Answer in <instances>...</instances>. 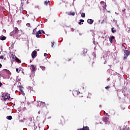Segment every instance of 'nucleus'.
Instances as JSON below:
<instances>
[{
  "mask_svg": "<svg viewBox=\"0 0 130 130\" xmlns=\"http://www.w3.org/2000/svg\"><path fill=\"white\" fill-rule=\"evenodd\" d=\"M18 33H19V28L15 27L13 31L10 33V36L13 37L14 35H18Z\"/></svg>",
  "mask_w": 130,
  "mask_h": 130,
  "instance_id": "1",
  "label": "nucleus"
},
{
  "mask_svg": "<svg viewBox=\"0 0 130 130\" xmlns=\"http://www.w3.org/2000/svg\"><path fill=\"white\" fill-rule=\"evenodd\" d=\"M124 56L123 57V59H126V58H127V57L128 56V55H129L130 54V51H128V50H125L124 51Z\"/></svg>",
  "mask_w": 130,
  "mask_h": 130,
  "instance_id": "2",
  "label": "nucleus"
},
{
  "mask_svg": "<svg viewBox=\"0 0 130 130\" xmlns=\"http://www.w3.org/2000/svg\"><path fill=\"white\" fill-rule=\"evenodd\" d=\"M41 34H42V32H41V30L40 29L38 31L36 32V36L37 38H40L41 37Z\"/></svg>",
  "mask_w": 130,
  "mask_h": 130,
  "instance_id": "3",
  "label": "nucleus"
},
{
  "mask_svg": "<svg viewBox=\"0 0 130 130\" xmlns=\"http://www.w3.org/2000/svg\"><path fill=\"white\" fill-rule=\"evenodd\" d=\"M101 5L103 8L104 11H106V3L103 1L101 2Z\"/></svg>",
  "mask_w": 130,
  "mask_h": 130,
  "instance_id": "4",
  "label": "nucleus"
},
{
  "mask_svg": "<svg viewBox=\"0 0 130 130\" xmlns=\"http://www.w3.org/2000/svg\"><path fill=\"white\" fill-rule=\"evenodd\" d=\"M11 98V96H10V94L9 93L7 92L4 95V100H9V99Z\"/></svg>",
  "mask_w": 130,
  "mask_h": 130,
  "instance_id": "5",
  "label": "nucleus"
},
{
  "mask_svg": "<svg viewBox=\"0 0 130 130\" xmlns=\"http://www.w3.org/2000/svg\"><path fill=\"white\" fill-rule=\"evenodd\" d=\"M36 66L33 65V64H31L30 66V70H31V72H35V71H36Z\"/></svg>",
  "mask_w": 130,
  "mask_h": 130,
  "instance_id": "6",
  "label": "nucleus"
},
{
  "mask_svg": "<svg viewBox=\"0 0 130 130\" xmlns=\"http://www.w3.org/2000/svg\"><path fill=\"white\" fill-rule=\"evenodd\" d=\"M36 54H37V52H36V51H34L32 53H31V57L32 58H35V56H36Z\"/></svg>",
  "mask_w": 130,
  "mask_h": 130,
  "instance_id": "7",
  "label": "nucleus"
},
{
  "mask_svg": "<svg viewBox=\"0 0 130 130\" xmlns=\"http://www.w3.org/2000/svg\"><path fill=\"white\" fill-rule=\"evenodd\" d=\"M12 57L11 58V61H15L16 60V56H14V54H11Z\"/></svg>",
  "mask_w": 130,
  "mask_h": 130,
  "instance_id": "8",
  "label": "nucleus"
},
{
  "mask_svg": "<svg viewBox=\"0 0 130 130\" xmlns=\"http://www.w3.org/2000/svg\"><path fill=\"white\" fill-rule=\"evenodd\" d=\"M73 94V95H79V94H81V92L78 90H74Z\"/></svg>",
  "mask_w": 130,
  "mask_h": 130,
  "instance_id": "9",
  "label": "nucleus"
},
{
  "mask_svg": "<svg viewBox=\"0 0 130 130\" xmlns=\"http://www.w3.org/2000/svg\"><path fill=\"white\" fill-rule=\"evenodd\" d=\"M87 23H88V24H93V23H94V20L91 19H88L87 20Z\"/></svg>",
  "mask_w": 130,
  "mask_h": 130,
  "instance_id": "10",
  "label": "nucleus"
},
{
  "mask_svg": "<svg viewBox=\"0 0 130 130\" xmlns=\"http://www.w3.org/2000/svg\"><path fill=\"white\" fill-rule=\"evenodd\" d=\"M109 120V118L105 117L103 118V121H105V122H108V121Z\"/></svg>",
  "mask_w": 130,
  "mask_h": 130,
  "instance_id": "11",
  "label": "nucleus"
},
{
  "mask_svg": "<svg viewBox=\"0 0 130 130\" xmlns=\"http://www.w3.org/2000/svg\"><path fill=\"white\" fill-rule=\"evenodd\" d=\"M113 39H114V36H112L109 38L110 43H112Z\"/></svg>",
  "mask_w": 130,
  "mask_h": 130,
  "instance_id": "12",
  "label": "nucleus"
},
{
  "mask_svg": "<svg viewBox=\"0 0 130 130\" xmlns=\"http://www.w3.org/2000/svg\"><path fill=\"white\" fill-rule=\"evenodd\" d=\"M84 22H85V21L83 19H80V21L78 22L79 25H81L83 24Z\"/></svg>",
  "mask_w": 130,
  "mask_h": 130,
  "instance_id": "13",
  "label": "nucleus"
},
{
  "mask_svg": "<svg viewBox=\"0 0 130 130\" xmlns=\"http://www.w3.org/2000/svg\"><path fill=\"white\" fill-rule=\"evenodd\" d=\"M13 37L14 38H15V39H19V37H20V35H18V34L16 35H13Z\"/></svg>",
  "mask_w": 130,
  "mask_h": 130,
  "instance_id": "14",
  "label": "nucleus"
},
{
  "mask_svg": "<svg viewBox=\"0 0 130 130\" xmlns=\"http://www.w3.org/2000/svg\"><path fill=\"white\" fill-rule=\"evenodd\" d=\"M83 130H90V128H89V127L88 126H83V127L82 128Z\"/></svg>",
  "mask_w": 130,
  "mask_h": 130,
  "instance_id": "15",
  "label": "nucleus"
},
{
  "mask_svg": "<svg viewBox=\"0 0 130 130\" xmlns=\"http://www.w3.org/2000/svg\"><path fill=\"white\" fill-rule=\"evenodd\" d=\"M6 38H7L6 37H5V36L1 37L0 38V40H2V41L6 40Z\"/></svg>",
  "mask_w": 130,
  "mask_h": 130,
  "instance_id": "16",
  "label": "nucleus"
},
{
  "mask_svg": "<svg viewBox=\"0 0 130 130\" xmlns=\"http://www.w3.org/2000/svg\"><path fill=\"white\" fill-rule=\"evenodd\" d=\"M13 118V117L12 116H8L7 117V119L9 120H12V119Z\"/></svg>",
  "mask_w": 130,
  "mask_h": 130,
  "instance_id": "17",
  "label": "nucleus"
},
{
  "mask_svg": "<svg viewBox=\"0 0 130 130\" xmlns=\"http://www.w3.org/2000/svg\"><path fill=\"white\" fill-rule=\"evenodd\" d=\"M81 16L82 18H85V17H86V14H85V13H82L81 15Z\"/></svg>",
  "mask_w": 130,
  "mask_h": 130,
  "instance_id": "18",
  "label": "nucleus"
},
{
  "mask_svg": "<svg viewBox=\"0 0 130 130\" xmlns=\"http://www.w3.org/2000/svg\"><path fill=\"white\" fill-rule=\"evenodd\" d=\"M16 60L17 62H18V63H21V60L19 59V58L16 57Z\"/></svg>",
  "mask_w": 130,
  "mask_h": 130,
  "instance_id": "19",
  "label": "nucleus"
},
{
  "mask_svg": "<svg viewBox=\"0 0 130 130\" xmlns=\"http://www.w3.org/2000/svg\"><path fill=\"white\" fill-rule=\"evenodd\" d=\"M111 30H112V33H115V32H116V30L114 29V27L112 28Z\"/></svg>",
  "mask_w": 130,
  "mask_h": 130,
  "instance_id": "20",
  "label": "nucleus"
},
{
  "mask_svg": "<svg viewBox=\"0 0 130 130\" xmlns=\"http://www.w3.org/2000/svg\"><path fill=\"white\" fill-rule=\"evenodd\" d=\"M40 68L42 69V71H45V67L40 66Z\"/></svg>",
  "mask_w": 130,
  "mask_h": 130,
  "instance_id": "21",
  "label": "nucleus"
},
{
  "mask_svg": "<svg viewBox=\"0 0 130 130\" xmlns=\"http://www.w3.org/2000/svg\"><path fill=\"white\" fill-rule=\"evenodd\" d=\"M48 3H49V1H45V2H44V5H48Z\"/></svg>",
  "mask_w": 130,
  "mask_h": 130,
  "instance_id": "22",
  "label": "nucleus"
},
{
  "mask_svg": "<svg viewBox=\"0 0 130 130\" xmlns=\"http://www.w3.org/2000/svg\"><path fill=\"white\" fill-rule=\"evenodd\" d=\"M110 86L109 85H108L107 86H106V87H105V89H106V90H108V89H110Z\"/></svg>",
  "mask_w": 130,
  "mask_h": 130,
  "instance_id": "23",
  "label": "nucleus"
},
{
  "mask_svg": "<svg viewBox=\"0 0 130 130\" xmlns=\"http://www.w3.org/2000/svg\"><path fill=\"white\" fill-rule=\"evenodd\" d=\"M16 71L17 72V73H20V72L21 71V70H19L18 68H16Z\"/></svg>",
  "mask_w": 130,
  "mask_h": 130,
  "instance_id": "24",
  "label": "nucleus"
},
{
  "mask_svg": "<svg viewBox=\"0 0 130 130\" xmlns=\"http://www.w3.org/2000/svg\"><path fill=\"white\" fill-rule=\"evenodd\" d=\"M28 89H29V90H30V91H33V88L32 87H28Z\"/></svg>",
  "mask_w": 130,
  "mask_h": 130,
  "instance_id": "25",
  "label": "nucleus"
},
{
  "mask_svg": "<svg viewBox=\"0 0 130 130\" xmlns=\"http://www.w3.org/2000/svg\"><path fill=\"white\" fill-rule=\"evenodd\" d=\"M70 15H71V16H74V15H75V12H71L70 13Z\"/></svg>",
  "mask_w": 130,
  "mask_h": 130,
  "instance_id": "26",
  "label": "nucleus"
},
{
  "mask_svg": "<svg viewBox=\"0 0 130 130\" xmlns=\"http://www.w3.org/2000/svg\"><path fill=\"white\" fill-rule=\"evenodd\" d=\"M20 91L21 92L22 95H25V93H24V91H23V90L20 89Z\"/></svg>",
  "mask_w": 130,
  "mask_h": 130,
  "instance_id": "27",
  "label": "nucleus"
},
{
  "mask_svg": "<svg viewBox=\"0 0 130 130\" xmlns=\"http://www.w3.org/2000/svg\"><path fill=\"white\" fill-rule=\"evenodd\" d=\"M26 26H27V27H30L31 25L30 24V23H27Z\"/></svg>",
  "mask_w": 130,
  "mask_h": 130,
  "instance_id": "28",
  "label": "nucleus"
},
{
  "mask_svg": "<svg viewBox=\"0 0 130 130\" xmlns=\"http://www.w3.org/2000/svg\"><path fill=\"white\" fill-rule=\"evenodd\" d=\"M51 47H53V46L54 45V42H51Z\"/></svg>",
  "mask_w": 130,
  "mask_h": 130,
  "instance_id": "29",
  "label": "nucleus"
},
{
  "mask_svg": "<svg viewBox=\"0 0 130 130\" xmlns=\"http://www.w3.org/2000/svg\"><path fill=\"white\" fill-rule=\"evenodd\" d=\"M126 10L125 9L122 10V13H124Z\"/></svg>",
  "mask_w": 130,
  "mask_h": 130,
  "instance_id": "30",
  "label": "nucleus"
},
{
  "mask_svg": "<svg viewBox=\"0 0 130 130\" xmlns=\"http://www.w3.org/2000/svg\"><path fill=\"white\" fill-rule=\"evenodd\" d=\"M41 32L43 33V34H45V32L43 30H42Z\"/></svg>",
  "mask_w": 130,
  "mask_h": 130,
  "instance_id": "31",
  "label": "nucleus"
},
{
  "mask_svg": "<svg viewBox=\"0 0 130 130\" xmlns=\"http://www.w3.org/2000/svg\"><path fill=\"white\" fill-rule=\"evenodd\" d=\"M0 58H1V59H4V56H1Z\"/></svg>",
  "mask_w": 130,
  "mask_h": 130,
  "instance_id": "32",
  "label": "nucleus"
},
{
  "mask_svg": "<svg viewBox=\"0 0 130 130\" xmlns=\"http://www.w3.org/2000/svg\"><path fill=\"white\" fill-rule=\"evenodd\" d=\"M35 29H36V28H35ZM35 29H34L33 30L32 34H35V32H34V31H35Z\"/></svg>",
  "mask_w": 130,
  "mask_h": 130,
  "instance_id": "33",
  "label": "nucleus"
},
{
  "mask_svg": "<svg viewBox=\"0 0 130 130\" xmlns=\"http://www.w3.org/2000/svg\"><path fill=\"white\" fill-rule=\"evenodd\" d=\"M5 71L7 72V73H10V71L7 69H6Z\"/></svg>",
  "mask_w": 130,
  "mask_h": 130,
  "instance_id": "34",
  "label": "nucleus"
},
{
  "mask_svg": "<svg viewBox=\"0 0 130 130\" xmlns=\"http://www.w3.org/2000/svg\"><path fill=\"white\" fill-rule=\"evenodd\" d=\"M44 56H47V54L46 53H45L44 54Z\"/></svg>",
  "mask_w": 130,
  "mask_h": 130,
  "instance_id": "35",
  "label": "nucleus"
},
{
  "mask_svg": "<svg viewBox=\"0 0 130 130\" xmlns=\"http://www.w3.org/2000/svg\"><path fill=\"white\" fill-rule=\"evenodd\" d=\"M21 10H22V11H24V8H23V7H21Z\"/></svg>",
  "mask_w": 130,
  "mask_h": 130,
  "instance_id": "36",
  "label": "nucleus"
},
{
  "mask_svg": "<svg viewBox=\"0 0 130 130\" xmlns=\"http://www.w3.org/2000/svg\"><path fill=\"white\" fill-rule=\"evenodd\" d=\"M2 85H3V83H2V82H0V87H1Z\"/></svg>",
  "mask_w": 130,
  "mask_h": 130,
  "instance_id": "37",
  "label": "nucleus"
},
{
  "mask_svg": "<svg viewBox=\"0 0 130 130\" xmlns=\"http://www.w3.org/2000/svg\"><path fill=\"white\" fill-rule=\"evenodd\" d=\"M2 67H3V66L0 63V69H2Z\"/></svg>",
  "mask_w": 130,
  "mask_h": 130,
  "instance_id": "38",
  "label": "nucleus"
},
{
  "mask_svg": "<svg viewBox=\"0 0 130 130\" xmlns=\"http://www.w3.org/2000/svg\"><path fill=\"white\" fill-rule=\"evenodd\" d=\"M107 81H110V79L108 78V79H107Z\"/></svg>",
  "mask_w": 130,
  "mask_h": 130,
  "instance_id": "39",
  "label": "nucleus"
},
{
  "mask_svg": "<svg viewBox=\"0 0 130 130\" xmlns=\"http://www.w3.org/2000/svg\"><path fill=\"white\" fill-rule=\"evenodd\" d=\"M127 32H128V33H130V30H128L127 31Z\"/></svg>",
  "mask_w": 130,
  "mask_h": 130,
  "instance_id": "40",
  "label": "nucleus"
},
{
  "mask_svg": "<svg viewBox=\"0 0 130 130\" xmlns=\"http://www.w3.org/2000/svg\"><path fill=\"white\" fill-rule=\"evenodd\" d=\"M104 64H106V61H105L104 62Z\"/></svg>",
  "mask_w": 130,
  "mask_h": 130,
  "instance_id": "41",
  "label": "nucleus"
},
{
  "mask_svg": "<svg viewBox=\"0 0 130 130\" xmlns=\"http://www.w3.org/2000/svg\"><path fill=\"white\" fill-rule=\"evenodd\" d=\"M42 103H43L42 102H41V104H42Z\"/></svg>",
  "mask_w": 130,
  "mask_h": 130,
  "instance_id": "42",
  "label": "nucleus"
},
{
  "mask_svg": "<svg viewBox=\"0 0 130 130\" xmlns=\"http://www.w3.org/2000/svg\"><path fill=\"white\" fill-rule=\"evenodd\" d=\"M44 103V104H45V103Z\"/></svg>",
  "mask_w": 130,
  "mask_h": 130,
  "instance_id": "43",
  "label": "nucleus"
},
{
  "mask_svg": "<svg viewBox=\"0 0 130 130\" xmlns=\"http://www.w3.org/2000/svg\"><path fill=\"white\" fill-rule=\"evenodd\" d=\"M2 97H4V95H3Z\"/></svg>",
  "mask_w": 130,
  "mask_h": 130,
  "instance_id": "44",
  "label": "nucleus"
},
{
  "mask_svg": "<svg viewBox=\"0 0 130 130\" xmlns=\"http://www.w3.org/2000/svg\"><path fill=\"white\" fill-rule=\"evenodd\" d=\"M62 119H63V118H62Z\"/></svg>",
  "mask_w": 130,
  "mask_h": 130,
  "instance_id": "45",
  "label": "nucleus"
}]
</instances>
